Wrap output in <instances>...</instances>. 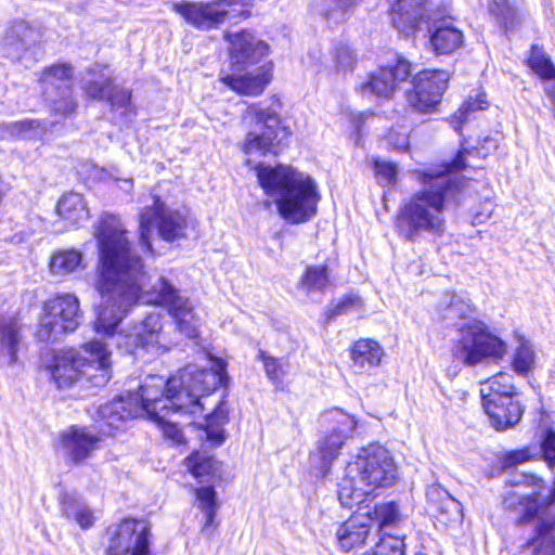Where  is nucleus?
Masks as SVG:
<instances>
[{"instance_id": "cd10ccee", "label": "nucleus", "mask_w": 555, "mask_h": 555, "mask_svg": "<svg viewBox=\"0 0 555 555\" xmlns=\"http://www.w3.org/2000/svg\"><path fill=\"white\" fill-rule=\"evenodd\" d=\"M383 357L384 350L380 345L369 338L357 340L350 349L352 365L359 372L378 366Z\"/></svg>"}, {"instance_id": "f8f14e48", "label": "nucleus", "mask_w": 555, "mask_h": 555, "mask_svg": "<svg viewBox=\"0 0 555 555\" xmlns=\"http://www.w3.org/2000/svg\"><path fill=\"white\" fill-rule=\"evenodd\" d=\"M428 0H398L391 9V21L395 28L402 35H410L417 31L427 30L428 35H463L454 26L451 17L435 21L433 24L428 21L427 14Z\"/></svg>"}, {"instance_id": "6e6552de", "label": "nucleus", "mask_w": 555, "mask_h": 555, "mask_svg": "<svg viewBox=\"0 0 555 555\" xmlns=\"http://www.w3.org/2000/svg\"><path fill=\"white\" fill-rule=\"evenodd\" d=\"M279 100L253 103L244 113V121L250 128L246 134L243 151L245 154H278L276 149L287 145L292 135L288 127L282 125Z\"/></svg>"}, {"instance_id": "de8ad7c7", "label": "nucleus", "mask_w": 555, "mask_h": 555, "mask_svg": "<svg viewBox=\"0 0 555 555\" xmlns=\"http://www.w3.org/2000/svg\"><path fill=\"white\" fill-rule=\"evenodd\" d=\"M86 94L95 100L107 98L112 89V80L108 75L102 73L96 79H89L83 86Z\"/></svg>"}, {"instance_id": "0eeeda50", "label": "nucleus", "mask_w": 555, "mask_h": 555, "mask_svg": "<svg viewBox=\"0 0 555 555\" xmlns=\"http://www.w3.org/2000/svg\"><path fill=\"white\" fill-rule=\"evenodd\" d=\"M228 42L230 65L233 72L220 80L243 95H259L272 80L273 63L267 61L269 44L259 37H224Z\"/></svg>"}, {"instance_id": "ddd939ff", "label": "nucleus", "mask_w": 555, "mask_h": 555, "mask_svg": "<svg viewBox=\"0 0 555 555\" xmlns=\"http://www.w3.org/2000/svg\"><path fill=\"white\" fill-rule=\"evenodd\" d=\"M322 424H327V433L319 440V473L326 479L331 473V466L338 457L343 446L349 439L356 427V420L339 409H334L321 416Z\"/></svg>"}, {"instance_id": "4468645a", "label": "nucleus", "mask_w": 555, "mask_h": 555, "mask_svg": "<svg viewBox=\"0 0 555 555\" xmlns=\"http://www.w3.org/2000/svg\"><path fill=\"white\" fill-rule=\"evenodd\" d=\"M450 76L446 70L424 69L412 77L405 91L409 105L423 114L434 113L448 88Z\"/></svg>"}, {"instance_id": "20e7f679", "label": "nucleus", "mask_w": 555, "mask_h": 555, "mask_svg": "<svg viewBox=\"0 0 555 555\" xmlns=\"http://www.w3.org/2000/svg\"><path fill=\"white\" fill-rule=\"evenodd\" d=\"M255 172L260 188L275 204L283 220L300 224L317 215L321 195L310 176L292 166L264 163L257 164Z\"/></svg>"}, {"instance_id": "39448f33", "label": "nucleus", "mask_w": 555, "mask_h": 555, "mask_svg": "<svg viewBox=\"0 0 555 555\" xmlns=\"http://www.w3.org/2000/svg\"><path fill=\"white\" fill-rule=\"evenodd\" d=\"M475 307L468 297L453 293L441 311L447 326L456 327L461 337L452 349L453 359L465 366L503 359L506 343L493 334L481 320L474 318Z\"/></svg>"}, {"instance_id": "4d7b16f0", "label": "nucleus", "mask_w": 555, "mask_h": 555, "mask_svg": "<svg viewBox=\"0 0 555 555\" xmlns=\"http://www.w3.org/2000/svg\"><path fill=\"white\" fill-rule=\"evenodd\" d=\"M18 128V133L24 135H38L42 133L41 122L38 120H24L15 125Z\"/></svg>"}, {"instance_id": "1a4fd4ad", "label": "nucleus", "mask_w": 555, "mask_h": 555, "mask_svg": "<svg viewBox=\"0 0 555 555\" xmlns=\"http://www.w3.org/2000/svg\"><path fill=\"white\" fill-rule=\"evenodd\" d=\"M144 278L145 272L141 263V304L166 307L179 332L189 338H196L198 336L197 321L189 298L182 297L180 291L163 276L157 278L151 288L146 289Z\"/></svg>"}, {"instance_id": "6ab92c4d", "label": "nucleus", "mask_w": 555, "mask_h": 555, "mask_svg": "<svg viewBox=\"0 0 555 555\" xmlns=\"http://www.w3.org/2000/svg\"><path fill=\"white\" fill-rule=\"evenodd\" d=\"M138 413V395L127 393L100 405L93 417L99 434L112 436L115 429H119L127 421L135 418Z\"/></svg>"}, {"instance_id": "09e8293b", "label": "nucleus", "mask_w": 555, "mask_h": 555, "mask_svg": "<svg viewBox=\"0 0 555 555\" xmlns=\"http://www.w3.org/2000/svg\"><path fill=\"white\" fill-rule=\"evenodd\" d=\"M335 62L337 70L351 73L357 63V54L349 46L340 43L335 49Z\"/></svg>"}, {"instance_id": "052dcab7", "label": "nucleus", "mask_w": 555, "mask_h": 555, "mask_svg": "<svg viewBox=\"0 0 555 555\" xmlns=\"http://www.w3.org/2000/svg\"><path fill=\"white\" fill-rule=\"evenodd\" d=\"M492 215V204L490 202L485 203V207L482 211H477L474 215V222L475 223H482L487 221Z\"/></svg>"}, {"instance_id": "412c9836", "label": "nucleus", "mask_w": 555, "mask_h": 555, "mask_svg": "<svg viewBox=\"0 0 555 555\" xmlns=\"http://www.w3.org/2000/svg\"><path fill=\"white\" fill-rule=\"evenodd\" d=\"M106 534L108 544L107 555H139L138 521L126 518L118 524L111 525Z\"/></svg>"}, {"instance_id": "3c124183", "label": "nucleus", "mask_w": 555, "mask_h": 555, "mask_svg": "<svg viewBox=\"0 0 555 555\" xmlns=\"http://www.w3.org/2000/svg\"><path fill=\"white\" fill-rule=\"evenodd\" d=\"M540 450L543 460L550 467L555 466V430L547 428L543 431L540 440Z\"/></svg>"}, {"instance_id": "338daca9", "label": "nucleus", "mask_w": 555, "mask_h": 555, "mask_svg": "<svg viewBox=\"0 0 555 555\" xmlns=\"http://www.w3.org/2000/svg\"><path fill=\"white\" fill-rule=\"evenodd\" d=\"M235 35H240V36H243V35H246L243 30L236 33Z\"/></svg>"}, {"instance_id": "2f4dec72", "label": "nucleus", "mask_w": 555, "mask_h": 555, "mask_svg": "<svg viewBox=\"0 0 555 555\" xmlns=\"http://www.w3.org/2000/svg\"><path fill=\"white\" fill-rule=\"evenodd\" d=\"M361 0H312L311 7L321 14L332 28L345 22L346 14Z\"/></svg>"}, {"instance_id": "69168bd1", "label": "nucleus", "mask_w": 555, "mask_h": 555, "mask_svg": "<svg viewBox=\"0 0 555 555\" xmlns=\"http://www.w3.org/2000/svg\"><path fill=\"white\" fill-rule=\"evenodd\" d=\"M20 27H21V29H22V30L27 29V26H26L24 23H21V24H20Z\"/></svg>"}, {"instance_id": "79ce46f5", "label": "nucleus", "mask_w": 555, "mask_h": 555, "mask_svg": "<svg viewBox=\"0 0 555 555\" xmlns=\"http://www.w3.org/2000/svg\"><path fill=\"white\" fill-rule=\"evenodd\" d=\"M258 358L263 363L267 376L275 387H280L283 384V378L286 374V360L283 358L271 357L263 350H259Z\"/></svg>"}, {"instance_id": "58836bf2", "label": "nucleus", "mask_w": 555, "mask_h": 555, "mask_svg": "<svg viewBox=\"0 0 555 555\" xmlns=\"http://www.w3.org/2000/svg\"><path fill=\"white\" fill-rule=\"evenodd\" d=\"M527 64L541 80H555V65L550 56L539 46H531Z\"/></svg>"}, {"instance_id": "a878e982", "label": "nucleus", "mask_w": 555, "mask_h": 555, "mask_svg": "<svg viewBox=\"0 0 555 555\" xmlns=\"http://www.w3.org/2000/svg\"><path fill=\"white\" fill-rule=\"evenodd\" d=\"M363 509L372 526H376L377 534L398 533L405 521L396 501L376 503L372 508L366 505Z\"/></svg>"}, {"instance_id": "e433bc0d", "label": "nucleus", "mask_w": 555, "mask_h": 555, "mask_svg": "<svg viewBox=\"0 0 555 555\" xmlns=\"http://www.w3.org/2000/svg\"><path fill=\"white\" fill-rule=\"evenodd\" d=\"M82 264V255L76 249H60L50 258V271L54 275L64 276L75 272Z\"/></svg>"}, {"instance_id": "72a5a7b5", "label": "nucleus", "mask_w": 555, "mask_h": 555, "mask_svg": "<svg viewBox=\"0 0 555 555\" xmlns=\"http://www.w3.org/2000/svg\"><path fill=\"white\" fill-rule=\"evenodd\" d=\"M145 318L141 321V359L143 352H151L152 356L160 354L164 347L158 344V333L162 330L160 315L157 313L145 312Z\"/></svg>"}, {"instance_id": "49530a36", "label": "nucleus", "mask_w": 555, "mask_h": 555, "mask_svg": "<svg viewBox=\"0 0 555 555\" xmlns=\"http://www.w3.org/2000/svg\"><path fill=\"white\" fill-rule=\"evenodd\" d=\"M463 37H428V47L437 55H450L462 44Z\"/></svg>"}, {"instance_id": "680f3d73", "label": "nucleus", "mask_w": 555, "mask_h": 555, "mask_svg": "<svg viewBox=\"0 0 555 555\" xmlns=\"http://www.w3.org/2000/svg\"><path fill=\"white\" fill-rule=\"evenodd\" d=\"M125 338L129 340L125 343L127 351L132 352L139 346V334H131Z\"/></svg>"}, {"instance_id": "b1692460", "label": "nucleus", "mask_w": 555, "mask_h": 555, "mask_svg": "<svg viewBox=\"0 0 555 555\" xmlns=\"http://www.w3.org/2000/svg\"><path fill=\"white\" fill-rule=\"evenodd\" d=\"M23 325L15 315L0 314V361L14 365L18 354L25 347L22 334Z\"/></svg>"}, {"instance_id": "e2e57ef3", "label": "nucleus", "mask_w": 555, "mask_h": 555, "mask_svg": "<svg viewBox=\"0 0 555 555\" xmlns=\"http://www.w3.org/2000/svg\"><path fill=\"white\" fill-rule=\"evenodd\" d=\"M498 149V141L489 135L485 137L482 140V144L479 150H487L489 153L491 150Z\"/></svg>"}, {"instance_id": "8fccbe9b", "label": "nucleus", "mask_w": 555, "mask_h": 555, "mask_svg": "<svg viewBox=\"0 0 555 555\" xmlns=\"http://www.w3.org/2000/svg\"><path fill=\"white\" fill-rule=\"evenodd\" d=\"M374 171L382 184L390 185L397 181L398 167L393 163L376 159L374 162Z\"/></svg>"}, {"instance_id": "6e6d98bb", "label": "nucleus", "mask_w": 555, "mask_h": 555, "mask_svg": "<svg viewBox=\"0 0 555 555\" xmlns=\"http://www.w3.org/2000/svg\"><path fill=\"white\" fill-rule=\"evenodd\" d=\"M466 154H467V150L462 147L456 153L453 160L451 162L450 167L453 171H456V172H446V171H439V172L443 173V175H457V176L462 177V175L459 173V171H462L463 169L466 168ZM431 171L435 172L434 170H431ZM463 178L467 181L466 188H468L469 181L464 176H463ZM466 193H467V189H465V194Z\"/></svg>"}, {"instance_id": "0e129e2a", "label": "nucleus", "mask_w": 555, "mask_h": 555, "mask_svg": "<svg viewBox=\"0 0 555 555\" xmlns=\"http://www.w3.org/2000/svg\"><path fill=\"white\" fill-rule=\"evenodd\" d=\"M133 180H124L122 185L120 186L125 192H130L133 190Z\"/></svg>"}, {"instance_id": "a211bd4d", "label": "nucleus", "mask_w": 555, "mask_h": 555, "mask_svg": "<svg viewBox=\"0 0 555 555\" xmlns=\"http://www.w3.org/2000/svg\"><path fill=\"white\" fill-rule=\"evenodd\" d=\"M81 384L86 387H104L112 377L111 352L100 340H91L82 347Z\"/></svg>"}, {"instance_id": "9d476101", "label": "nucleus", "mask_w": 555, "mask_h": 555, "mask_svg": "<svg viewBox=\"0 0 555 555\" xmlns=\"http://www.w3.org/2000/svg\"><path fill=\"white\" fill-rule=\"evenodd\" d=\"M186 217L179 210L168 207L158 196L145 212L141 211V254H154L149 230L155 229L157 235L166 242H175L185 236Z\"/></svg>"}, {"instance_id": "bf43d9fd", "label": "nucleus", "mask_w": 555, "mask_h": 555, "mask_svg": "<svg viewBox=\"0 0 555 555\" xmlns=\"http://www.w3.org/2000/svg\"><path fill=\"white\" fill-rule=\"evenodd\" d=\"M151 531L141 519V555H153L151 548Z\"/></svg>"}, {"instance_id": "f704fd0d", "label": "nucleus", "mask_w": 555, "mask_h": 555, "mask_svg": "<svg viewBox=\"0 0 555 555\" xmlns=\"http://www.w3.org/2000/svg\"><path fill=\"white\" fill-rule=\"evenodd\" d=\"M489 11L503 25L505 31H515L524 21V15L512 0H492Z\"/></svg>"}, {"instance_id": "2eb2a0df", "label": "nucleus", "mask_w": 555, "mask_h": 555, "mask_svg": "<svg viewBox=\"0 0 555 555\" xmlns=\"http://www.w3.org/2000/svg\"><path fill=\"white\" fill-rule=\"evenodd\" d=\"M73 74V67L62 63L47 67L39 78L51 111L61 116L70 115L77 106L72 96Z\"/></svg>"}, {"instance_id": "aec40b11", "label": "nucleus", "mask_w": 555, "mask_h": 555, "mask_svg": "<svg viewBox=\"0 0 555 555\" xmlns=\"http://www.w3.org/2000/svg\"><path fill=\"white\" fill-rule=\"evenodd\" d=\"M99 435L91 434L86 427L70 426L61 437L64 455L73 463H81L96 449Z\"/></svg>"}, {"instance_id": "423d86ee", "label": "nucleus", "mask_w": 555, "mask_h": 555, "mask_svg": "<svg viewBox=\"0 0 555 555\" xmlns=\"http://www.w3.org/2000/svg\"><path fill=\"white\" fill-rule=\"evenodd\" d=\"M397 479L398 467L390 452L380 444H371L347 464L337 498L343 507L352 509L364 504L375 489L390 487Z\"/></svg>"}, {"instance_id": "ea45409f", "label": "nucleus", "mask_w": 555, "mask_h": 555, "mask_svg": "<svg viewBox=\"0 0 555 555\" xmlns=\"http://www.w3.org/2000/svg\"><path fill=\"white\" fill-rule=\"evenodd\" d=\"M307 292H324L330 285V269L326 264L308 266L300 280Z\"/></svg>"}, {"instance_id": "dca6fc26", "label": "nucleus", "mask_w": 555, "mask_h": 555, "mask_svg": "<svg viewBox=\"0 0 555 555\" xmlns=\"http://www.w3.org/2000/svg\"><path fill=\"white\" fill-rule=\"evenodd\" d=\"M412 75V64L402 55L396 54L393 63L379 66L369 75L366 81L359 87L362 96L390 99L400 83L405 82Z\"/></svg>"}, {"instance_id": "37998d69", "label": "nucleus", "mask_w": 555, "mask_h": 555, "mask_svg": "<svg viewBox=\"0 0 555 555\" xmlns=\"http://www.w3.org/2000/svg\"><path fill=\"white\" fill-rule=\"evenodd\" d=\"M534 362V351L527 340H521L513 358V370L518 374L526 376L532 369Z\"/></svg>"}, {"instance_id": "4c0bfd02", "label": "nucleus", "mask_w": 555, "mask_h": 555, "mask_svg": "<svg viewBox=\"0 0 555 555\" xmlns=\"http://www.w3.org/2000/svg\"><path fill=\"white\" fill-rule=\"evenodd\" d=\"M196 500L199 508L204 512L205 524L203 532L210 533L209 528L215 525L218 509L217 492L212 485L198 487L195 489Z\"/></svg>"}, {"instance_id": "5fc2aeb1", "label": "nucleus", "mask_w": 555, "mask_h": 555, "mask_svg": "<svg viewBox=\"0 0 555 555\" xmlns=\"http://www.w3.org/2000/svg\"><path fill=\"white\" fill-rule=\"evenodd\" d=\"M24 41L23 37H5V55L13 60H20L23 56Z\"/></svg>"}, {"instance_id": "393cba45", "label": "nucleus", "mask_w": 555, "mask_h": 555, "mask_svg": "<svg viewBox=\"0 0 555 555\" xmlns=\"http://www.w3.org/2000/svg\"><path fill=\"white\" fill-rule=\"evenodd\" d=\"M81 354L74 350H61L53 357L50 372L51 377L59 388L69 387L75 383H81Z\"/></svg>"}, {"instance_id": "f03ea898", "label": "nucleus", "mask_w": 555, "mask_h": 555, "mask_svg": "<svg viewBox=\"0 0 555 555\" xmlns=\"http://www.w3.org/2000/svg\"><path fill=\"white\" fill-rule=\"evenodd\" d=\"M227 378L223 363L218 372L189 364L167 379L149 374L145 382L141 383V418L146 414L162 428L166 438L177 444H184L181 428L167 420V416L170 412L192 417L201 415L204 411L201 398L208 396L217 385H223Z\"/></svg>"}, {"instance_id": "5701e85b", "label": "nucleus", "mask_w": 555, "mask_h": 555, "mask_svg": "<svg viewBox=\"0 0 555 555\" xmlns=\"http://www.w3.org/2000/svg\"><path fill=\"white\" fill-rule=\"evenodd\" d=\"M485 412L496 430H505L518 424L525 408L518 397H503L500 400L482 401Z\"/></svg>"}, {"instance_id": "c9c22d12", "label": "nucleus", "mask_w": 555, "mask_h": 555, "mask_svg": "<svg viewBox=\"0 0 555 555\" xmlns=\"http://www.w3.org/2000/svg\"><path fill=\"white\" fill-rule=\"evenodd\" d=\"M64 515L75 520L80 528L88 529L93 525V514L89 506L75 494H64L62 500Z\"/></svg>"}, {"instance_id": "4be33fe9", "label": "nucleus", "mask_w": 555, "mask_h": 555, "mask_svg": "<svg viewBox=\"0 0 555 555\" xmlns=\"http://www.w3.org/2000/svg\"><path fill=\"white\" fill-rule=\"evenodd\" d=\"M357 506L358 511L349 519L340 524L336 530L337 542L344 552L362 546L371 534L373 526L365 513L361 512L363 509L362 504Z\"/></svg>"}, {"instance_id": "f3484780", "label": "nucleus", "mask_w": 555, "mask_h": 555, "mask_svg": "<svg viewBox=\"0 0 555 555\" xmlns=\"http://www.w3.org/2000/svg\"><path fill=\"white\" fill-rule=\"evenodd\" d=\"M243 0H218L211 3L176 2L173 10L188 23L198 29L208 30L229 22L234 16L235 10H227L225 7L242 5Z\"/></svg>"}, {"instance_id": "bb28decb", "label": "nucleus", "mask_w": 555, "mask_h": 555, "mask_svg": "<svg viewBox=\"0 0 555 555\" xmlns=\"http://www.w3.org/2000/svg\"><path fill=\"white\" fill-rule=\"evenodd\" d=\"M427 509L434 516L442 517V521H455L462 518V504L439 483L426 489Z\"/></svg>"}, {"instance_id": "603ef678", "label": "nucleus", "mask_w": 555, "mask_h": 555, "mask_svg": "<svg viewBox=\"0 0 555 555\" xmlns=\"http://www.w3.org/2000/svg\"><path fill=\"white\" fill-rule=\"evenodd\" d=\"M532 454L528 448L512 450L500 459L501 468L504 470L516 467L519 464L531 460Z\"/></svg>"}, {"instance_id": "c03bdc74", "label": "nucleus", "mask_w": 555, "mask_h": 555, "mask_svg": "<svg viewBox=\"0 0 555 555\" xmlns=\"http://www.w3.org/2000/svg\"><path fill=\"white\" fill-rule=\"evenodd\" d=\"M488 107V102L485 99V94L478 95L476 99L469 98L459 108L455 118L456 120L454 129L459 131L462 126L469 120L470 115L477 111H483Z\"/></svg>"}, {"instance_id": "f257e3e1", "label": "nucleus", "mask_w": 555, "mask_h": 555, "mask_svg": "<svg viewBox=\"0 0 555 555\" xmlns=\"http://www.w3.org/2000/svg\"><path fill=\"white\" fill-rule=\"evenodd\" d=\"M98 238L100 266L95 289L101 304L94 325L98 333L112 335L139 298L138 259L131 251L124 224L116 216L101 218Z\"/></svg>"}, {"instance_id": "c85d7f7f", "label": "nucleus", "mask_w": 555, "mask_h": 555, "mask_svg": "<svg viewBox=\"0 0 555 555\" xmlns=\"http://www.w3.org/2000/svg\"><path fill=\"white\" fill-rule=\"evenodd\" d=\"M56 214L70 225H78L89 219V209L83 196L76 192L64 194L57 202Z\"/></svg>"}, {"instance_id": "9b49d317", "label": "nucleus", "mask_w": 555, "mask_h": 555, "mask_svg": "<svg viewBox=\"0 0 555 555\" xmlns=\"http://www.w3.org/2000/svg\"><path fill=\"white\" fill-rule=\"evenodd\" d=\"M81 318L79 300L73 294H62L43 306L37 337L41 341H55L64 334L74 332Z\"/></svg>"}, {"instance_id": "a19ab883", "label": "nucleus", "mask_w": 555, "mask_h": 555, "mask_svg": "<svg viewBox=\"0 0 555 555\" xmlns=\"http://www.w3.org/2000/svg\"><path fill=\"white\" fill-rule=\"evenodd\" d=\"M378 542L375 544L370 555H404L403 533L378 534Z\"/></svg>"}, {"instance_id": "13d9d810", "label": "nucleus", "mask_w": 555, "mask_h": 555, "mask_svg": "<svg viewBox=\"0 0 555 555\" xmlns=\"http://www.w3.org/2000/svg\"><path fill=\"white\" fill-rule=\"evenodd\" d=\"M365 120H366V115L364 113L352 114L350 117V122L353 128V134L356 137L354 141H356L357 145L360 144L361 130L365 124Z\"/></svg>"}, {"instance_id": "473e14b6", "label": "nucleus", "mask_w": 555, "mask_h": 555, "mask_svg": "<svg viewBox=\"0 0 555 555\" xmlns=\"http://www.w3.org/2000/svg\"><path fill=\"white\" fill-rule=\"evenodd\" d=\"M513 375L500 372L481 383L480 396L482 401L488 399L500 400L503 397H518L513 383Z\"/></svg>"}, {"instance_id": "a18cd8bd", "label": "nucleus", "mask_w": 555, "mask_h": 555, "mask_svg": "<svg viewBox=\"0 0 555 555\" xmlns=\"http://www.w3.org/2000/svg\"><path fill=\"white\" fill-rule=\"evenodd\" d=\"M362 308V300L357 295H348L330 308L326 312V322L330 323L335 318L359 311Z\"/></svg>"}, {"instance_id": "864d4df0", "label": "nucleus", "mask_w": 555, "mask_h": 555, "mask_svg": "<svg viewBox=\"0 0 555 555\" xmlns=\"http://www.w3.org/2000/svg\"><path fill=\"white\" fill-rule=\"evenodd\" d=\"M131 94L126 89H117L112 86L107 99L114 108H127L130 103Z\"/></svg>"}, {"instance_id": "7c9ffc66", "label": "nucleus", "mask_w": 555, "mask_h": 555, "mask_svg": "<svg viewBox=\"0 0 555 555\" xmlns=\"http://www.w3.org/2000/svg\"><path fill=\"white\" fill-rule=\"evenodd\" d=\"M224 398L225 396H223L215 409L204 417V423L201 424V427L206 434V439L216 446H220L225 440L223 425L228 422L229 411Z\"/></svg>"}, {"instance_id": "7ed1b4c3", "label": "nucleus", "mask_w": 555, "mask_h": 555, "mask_svg": "<svg viewBox=\"0 0 555 555\" xmlns=\"http://www.w3.org/2000/svg\"><path fill=\"white\" fill-rule=\"evenodd\" d=\"M417 180L424 188L400 206L396 218L398 233L409 242H416L423 233L442 236L444 211L465 202L467 181L461 176L421 170Z\"/></svg>"}, {"instance_id": "c756f323", "label": "nucleus", "mask_w": 555, "mask_h": 555, "mask_svg": "<svg viewBox=\"0 0 555 555\" xmlns=\"http://www.w3.org/2000/svg\"><path fill=\"white\" fill-rule=\"evenodd\" d=\"M188 470L199 481L212 480L221 475V463L214 455L194 451L185 459Z\"/></svg>"}]
</instances>
